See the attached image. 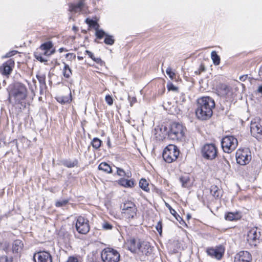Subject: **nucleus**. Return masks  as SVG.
<instances>
[{"label": "nucleus", "mask_w": 262, "mask_h": 262, "mask_svg": "<svg viewBox=\"0 0 262 262\" xmlns=\"http://www.w3.org/2000/svg\"><path fill=\"white\" fill-rule=\"evenodd\" d=\"M14 64V60L13 59L8 60L0 66V73L3 75L8 77L12 72Z\"/></svg>", "instance_id": "14"}, {"label": "nucleus", "mask_w": 262, "mask_h": 262, "mask_svg": "<svg viewBox=\"0 0 262 262\" xmlns=\"http://www.w3.org/2000/svg\"><path fill=\"white\" fill-rule=\"evenodd\" d=\"M43 53H41L38 52H35L34 53V56L36 59L40 61V62H45L47 61V59L46 58V57H49V56L55 53V50H43Z\"/></svg>", "instance_id": "19"}, {"label": "nucleus", "mask_w": 262, "mask_h": 262, "mask_svg": "<svg viewBox=\"0 0 262 262\" xmlns=\"http://www.w3.org/2000/svg\"><path fill=\"white\" fill-rule=\"evenodd\" d=\"M98 169L106 173H111L112 171L111 167L106 162L101 163L98 166Z\"/></svg>", "instance_id": "25"}, {"label": "nucleus", "mask_w": 262, "mask_h": 262, "mask_svg": "<svg viewBox=\"0 0 262 262\" xmlns=\"http://www.w3.org/2000/svg\"><path fill=\"white\" fill-rule=\"evenodd\" d=\"M105 101L106 102V103L109 105H111L113 104V99L112 98V97L109 95H107L105 96Z\"/></svg>", "instance_id": "44"}, {"label": "nucleus", "mask_w": 262, "mask_h": 262, "mask_svg": "<svg viewBox=\"0 0 262 262\" xmlns=\"http://www.w3.org/2000/svg\"><path fill=\"white\" fill-rule=\"evenodd\" d=\"M78 59H82V57H80V56H78Z\"/></svg>", "instance_id": "61"}, {"label": "nucleus", "mask_w": 262, "mask_h": 262, "mask_svg": "<svg viewBox=\"0 0 262 262\" xmlns=\"http://www.w3.org/2000/svg\"><path fill=\"white\" fill-rule=\"evenodd\" d=\"M68 203V200H62L61 201H58L56 202L55 206L57 207H62L67 205Z\"/></svg>", "instance_id": "38"}, {"label": "nucleus", "mask_w": 262, "mask_h": 262, "mask_svg": "<svg viewBox=\"0 0 262 262\" xmlns=\"http://www.w3.org/2000/svg\"><path fill=\"white\" fill-rule=\"evenodd\" d=\"M64 63V67L62 70V74L63 76L66 78H70L71 75L72 74V70L71 68L69 67V65L67 64Z\"/></svg>", "instance_id": "26"}, {"label": "nucleus", "mask_w": 262, "mask_h": 262, "mask_svg": "<svg viewBox=\"0 0 262 262\" xmlns=\"http://www.w3.org/2000/svg\"><path fill=\"white\" fill-rule=\"evenodd\" d=\"M156 229L159 232V233L161 235L162 232V224L161 221H159L157 225L156 226Z\"/></svg>", "instance_id": "45"}, {"label": "nucleus", "mask_w": 262, "mask_h": 262, "mask_svg": "<svg viewBox=\"0 0 262 262\" xmlns=\"http://www.w3.org/2000/svg\"><path fill=\"white\" fill-rule=\"evenodd\" d=\"M94 61H95L97 63L100 64V65H102L103 62L100 58H95L94 56L92 58Z\"/></svg>", "instance_id": "52"}, {"label": "nucleus", "mask_w": 262, "mask_h": 262, "mask_svg": "<svg viewBox=\"0 0 262 262\" xmlns=\"http://www.w3.org/2000/svg\"><path fill=\"white\" fill-rule=\"evenodd\" d=\"M106 34L102 30H99V28L96 30V35L97 38L101 39L104 36H106Z\"/></svg>", "instance_id": "39"}, {"label": "nucleus", "mask_w": 262, "mask_h": 262, "mask_svg": "<svg viewBox=\"0 0 262 262\" xmlns=\"http://www.w3.org/2000/svg\"><path fill=\"white\" fill-rule=\"evenodd\" d=\"M101 143L102 142L99 139L95 138L93 139L91 144L93 148L97 149L101 146Z\"/></svg>", "instance_id": "32"}, {"label": "nucleus", "mask_w": 262, "mask_h": 262, "mask_svg": "<svg viewBox=\"0 0 262 262\" xmlns=\"http://www.w3.org/2000/svg\"><path fill=\"white\" fill-rule=\"evenodd\" d=\"M32 83L33 85H32V84L30 83V89H31L32 92L34 91V88L35 90L36 89V80L34 79H32Z\"/></svg>", "instance_id": "47"}, {"label": "nucleus", "mask_w": 262, "mask_h": 262, "mask_svg": "<svg viewBox=\"0 0 262 262\" xmlns=\"http://www.w3.org/2000/svg\"><path fill=\"white\" fill-rule=\"evenodd\" d=\"M166 72L167 74L171 79H172L173 76L175 75L174 73L172 71L171 68L169 67L167 68V69L166 70Z\"/></svg>", "instance_id": "43"}, {"label": "nucleus", "mask_w": 262, "mask_h": 262, "mask_svg": "<svg viewBox=\"0 0 262 262\" xmlns=\"http://www.w3.org/2000/svg\"><path fill=\"white\" fill-rule=\"evenodd\" d=\"M259 234L257 232V229H250L247 234V241L252 247H256L259 243Z\"/></svg>", "instance_id": "17"}, {"label": "nucleus", "mask_w": 262, "mask_h": 262, "mask_svg": "<svg viewBox=\"0 0 262 262\" xmlns=\"http://www.w3.org/2000/svg\"><path fill=\"white\" fill-rule=\"evenodd\" d=\"M72 29L74 31H76L78 30V28L76 27V26H73V28H72Z\"/></svg>", "instance_id": "59"}, {"label": "nucleus", "mask_w": 262, "mask_h": 262, "mask_svg": "<svg viewBox=\"0 0 262 262\" xmlns=\"http://www.w3.org/2000/svg\"><path fill=\"white\" fill-rule=\"evenodd\" d=\"M8 91V100L10 103L19 104L24 107H26L24 101L27 97L28 90L24 84L20 82L15 83L9 86Z\"/></svg>", "instance_id": "2"}, {"label": "nucleus", "mask_w": 262, "mask_h": 262, "mask_svg": "<svg viewBox=\"0 0 262 262\" xmlns=\"http://www.w3.org/2000/svg\"><path fill=\"white\" fill-rule=\"evenodd\" d=\"M85 52L91 58H93V57L94 56L93 54L89 50H85Z\"/></svg>", "instance_id": "56"}, {"label": "nucleus", "mask_w": 262, "mask_h": 262, "mask_svg": "<svg viewBox=\"0 0 262 262\" xmlns=\"http://www.w3.org/2000/svg\"><path fill=\"white\" fill-rule=\"evenodd\" d=\"M117 174L120 176H123L125 174V171L121 168H117Z\"/></svg>", "instance_id": "51"}, {"label": "nucleus", "mask_w": 262, "mask_h": 262, "mask_svg": "<svg viewBox=\"0 0 262 262\" xmlns=\"http://www.w3.org/2000/svg\"><path fill=\"white\" fill-rule=\"evenodd\" d=\"M33 260L34 262H52V257L47 251H39L34 254Z\"/></svg>", "instance_id": "16"}, {"label": "nucleus", "mask_w": 262, "mask_h": 262, "mask_svg": "<svg viewBox=\"0 0 262 262\" xmlns=\"http://www.w3.org/2000/svg\"><path fill=\"white\" fill-rule=\"evenodd\" d=\"M221 145L224 151L229 154L235 149L238 145V141L233 136H227L222 139Z\"/></svg>", "instance_id": "6"}, {"label": "nucleus", "mask_w": 262, "mask_h": 262, "mask_svg": "<svg viewBox=\"0 0 262 262\" xmlns=\"http://www.w3.org/2000/svg\"><path fill=\"white\" fill-rule=\"evenodd\" d=\"M110 141H108V142H107V144H108V145H110Z\"/></svg>", "instance_id": "62"}, {"label": "nucleus", "mask_w": 262, "mask_h": 262, "mask_svg": "<svg viewBox=\"0 0 262 262\" xmlns=\"http://www.w3.org/2000/svg\"><path fill=\"white\" fill-rule=\"evenodd\" d=\"M187 217H188V219H189V218H190V215L189 214H188V215H187Z\"/></svg>", "instance_id": "60"}, {"label": "nucleus", "mask_w": 262, "mask_h": 262, "mask_svg": "<svg viewBox=\"0 0 262 262\" xmlns=\"http://www.w3.org/2000/svg\"><path fill=\"white\" fill-rule=\"evenodd\" d=\"M215 107L214 100L208 96L202 97L197 100L195 115L201 120L209 119L212 115V109Z\"/></svg>", "instance_id": "1"}, {"label": "nucleus", "mask_w": 262, "mask_h": 262, "mask_svg": "<svg viewBox=\"0 0 262 262\" xmlns=\"http://www.w3.org/2000/svg\"><path fill=\"white\" fill-rule=\"evenodd\" d=\"M168 90L169 91H178V88L175 86L172 83H169L167 84V85Z\"/></svg>", "instance_id": "41"}, {"label": "nucleus", "mask_w": 262, "mask_h": 262, "mask_svg": "<svg viewBox=\"0 0 262 262\" xmlns=\"http://www.w3.org/2000/svg\"><path fill=\"white\" fill-rule=\"evenodd\" d=\"M126 245L128 249L133 253L147 255L150 249V246L147 242L141 241L140 239L130 238L127 240Z\"/></svg>", "instance_id": "3"}, {"label": "nucleus", "mask_w": 262, "mask_h": 262, "mask_svg": "<svg viewBox=\"0 0 262 262\" xmlns=\"http://www.w3.org/2000/svg\"><path fill=\"white\" fill-rule=\"evenodd\" d=\"M225 219L230 221L237 220L238 219V214L229 212L225 215Z\"/></svg>", "instance_id": "30"}, {"label": "nucleus", "mask_w": 262, "mask_h": 262, "mask_svg": "<svg viewBox=\"0 0 262 262\" xmlns=\"http://www.w3.org/2000/svg\"><path fill=\"white\" fill-rule=\"evenodd\" d=\"M85 0H79L77 4H71L69 5V11L74 13L81 11L84 5Z\"/></svg>", "instance_id": "20"}, {"label": "nucleus", "mask_w": 262, "mask_h": 262, "mask_svg": "<svg viewBox=\"0 0 262 262\" xmlns=\"http://www.w3.org/2000/svg\"><path fill=\"white\" fill-rule=\"evenodd\" d=\"M216 91L217 95L226 100H231L233 97V88L226 84L221 83L218 85Z\"/></svg>", "instance_id": "10"}, {"label": "nucleus", "mask_w": 262, "mask_h": 262, "mask_svg": "<svg viewBox=\"0 0 262 262\" xmlns=\"http://www.w3.org/2000/svg\"><path fill=\"white\" fill-rule=\"evenodd\" d=\"M180 181L182 183V186L183 187H186L190 181V179L188 176H183L180 178Z\"/></svg>", "instance_id": "34"}, {"label": "nucleus", "mask_w": 262, "mask_h": 262, "mask_svg": "<svg viewBox=\"0 0 262 262\" xmlns=\"http://www.w3.org/2000/svg\"><path fill=\"white\" fill-rule=\"evenodd\" d=\"M13 258L12 256H8L3 255L0 257V262H13Z\"/></svg>", "instance_id": "36"}, {"label": "nucleus", "mask_w": 262, "mask_h": 262, "mask_svg": "<svg viewBox=\"0 0 262 262\" xmlns=\"http://www.w3.org/2000/svg\"><path fill=\"white\" fill-rule=\"evenodd\" d=\"M119 184L125 187H132L134 185V181L132 180H127L124 178H122L119 181Z\"/></svg>", "instance_id": "24"}, {"label": "nucleus", "mask_w": 262, "mask_h": 262, "mask_svg": "<svg viewBox=\"0 0 262 262\" xmlns=\"http://www.w3.org/2000/svg\"><path fill=\"white\" fill-rule=\"evenodd\" d=\"M58 101L61 103H66L69 102V99L68 98H59Z\"/></svg>", "instance_id": "53"}, {"label": "nucleus", "mask_w": 262, "mask_h": 262, "mask_svg": "<svg viewBox=\"0 0 262 262\" xmlns=\"http://www.w3.org/2000/svg\"><path fill=\"white\" fill-rule=\"evenodd\" d=\"M85 22L89 25L90 28L94 29L95 30H97L99 27L98 24L96 21L92 19L86 18Z\"/></svg>", "instance_id": "27"}, {"label": "nucleus", "mask_w": 262, "mask_h": 262, "mask_svg": "<svg viewBox=\"0 0 262 262\" xmlns=\"http://www.w3.org/2000/svg\"><path fill=\"white\" fill-rule=\"evenodd\" d=\"M249 168H251V169H250L251 172L256 174L259 173L260 169V166L258 163H254L252 164L251 167H249Z\"/></svg>", "instance_id": "29"}, {"label": "nucleus", "mask_w": 262, "mask_h": 262, "mask_svg": "<svg viewBox=\"0 0 262 262\" xmlns=\"http://www.w3.org/2000/svg\"><path fill=\"white\" fill-rule=\"evenodd\" d=\"M259 75L262 76V66L261 67L259 71Z\"/></svg>", "instance_id": "58"}, {"label": "nucleus", "mask_w": 262, "mask_h": 262, "mask_svg": "<svg viewBox=\"0 0 262 262\" xmlns=\"http://www.w3.org/2000/svg\"><path fill=\"white\" fill-rule=\"evenodd\" d=\"M36 77L40 84V94H42L43 90L46 88V76L45 75H37Z\"/></svg>", "instance_id": "21"}, {"label": "nucleus", "mask_w": 262, "mask_h": 262, "mask_svg": "<svg viewBox=\"0 0 262 262\" xmlns=\"http://www.w3.org/2000/svg\"><path fill=\"white\" fill-rule=\"evenodd\" d=\"M179 154L180 151L177 146L169 144L163 150L162 156L166 162L171 163L178 159Z\"/></svg>", "instance_id": "5"}, {"label": "nucleus", "mask_w": 262, "mask_h": 262, "mask_svg": "<svg viewBox=\"0 0 262 262\" xmlns=\"http://www.w3.org/2000/svg\"><path fill=\"white\" fill-rule=\"evenodd\" d=\"M252 260V255L249 252L242 251L235 255L234 262H251Z\"/></svg>", "instance_id": "18"}, {"label": "nucleus", "mask_w": 262, "mask_h": 262, "mask_svg": "<svg viewBox=\"0 0 262 262\" xmlns=\"http://www.w3.org/2000/svg\"><path fill=\"white\" fill-rule=\"evenodd\" d=\"M224 252V248L221 245L216 246L215 248H208L206 250V252L208 255L217 259L222 258Z\"/></svg>", "instance_id": "15"}, {"label": "nucleus", "mask_w": 262, "mask_h": 262, "mask_svg": "<svg viewBox=\"0 0 262 262\" xmlns=\"http://www.w3.org/2000/svg\"><path fill=\"white\" fill-rule=\"evenodd\" d=\"M211 55L214 64L216 66L219 65L220 63V57L217 54L215 51H213L211 52Z\"/></svg>", "instance_id": "28"}, {"label": "nucleus", "mask_w": 262, "mask_h": 262, "mask_svg": "<svg viewBox=\"0 0 262 262\" xmlns=\"http://www.w3.org/2000/svg\"><path fill=\"white\" fill-rule=\"evenodd\" d=\"M236 160L241 165H246L251 160V151L248 148L238 149L236 152Z\"/></svg>", "instance_id": "9"}, {"label": "nucleus", "mask_w": 262, "mask_h": 262, "mask_svg": "<svg viewBox=\"0 0 262 262\" xmlns=\"http://www.w3.org/2000/svg\"><path fill=\"white\" fill-rule=\"evenodd\" d=\"M75 227L77 231L81 234H86L90 229L89 220L82 216L77 217Z\"/></svg>", "instance_id": "11"}, {"label": "nucleus", "mask_w": 262, "mask_h": 262, "mask_svg": "<svg viewBox=\"0 0 262 262\" xmlns=\"http://www.w3.org/2000/svg\"><path fill=\"white\" fill-rule=\"evenodd\" d=\"M247 75H244L239 77V80L242 81H245L247 78Z\"/></svg>", "instance_id": "55"}, {"label": "nucleus", "mask_w": 262, "mask_h": 262, "mask_svg": "<svg viewBox=\"0 0 262 262\" xmlns=\"http://www.w3.org/2000/svg\"><path fill=\"white\" fill-rule=\"evenodd\" d=\"M120 257L119 253L111 248H105L101 252V258L103 262H118Z\"/></svg>", "instance_id": "7"}, {"label": "nucleus", "mask_w": 262, "mask_h": 262, "mask_svg": "<svg viewBox=\"0 0 262 262\" xmlns=\"http://www.w3.org/2000/svg\"><path fill=\"white\" fill-rule=\"evenodd\" d=\"M128 99L129 101H130V106H132L134 103H135L137 102V99L135 97H131L130 96H128Z\"/></svg>", "instance_id": "48"}, {"label": "nucleus", "mask_w": 262, "mask_h": 262, "mask_svg": "<svg viewBox=\"0 0 262 262\" xmlns=\"http://www.w3.org/2000/svg\"><path fill=\"white\" fill-rule=\"evenodd\" d=\"M66 262H79V261L77 257L70 256Z\"/></svg>", "instance_id": "50"}, {"label": "nucleus", "mask_w": 262, "mask_h": 262, "mask_svg": "<svg viewBox=\"0 0 262 262\" xmlns=\"http://www.w3.org/2000/svg\"><path fill=\"white\" fill-rule=\"evenodd\" d=\"M53 47V45L52 42L49 41L42 43L40 47V49H51Z\"/></svg>", "instance_id": "35"}, {"label": "nucleus", "mask_w": 262, "mask_h": 262, "mask_svg": "<svg viewBox=\"0 0 262 262\" xmlns=\"http://www.w3.org/2000/svg\"><path fill=\"white\" fill-rule=\"evenodd\" d=\"M166 206L169 209L171 214H172L174 216H176V215H177L176 211L174 209H172L170 205H169L168 204L166 203Z\"/></svg>", "instance_id": "46"}, {"label": "nucleus", "mask_w": 262, "mask_h": 262, "mask_svg": "<svg viewBox=\"0 0 262 262\" xmlns=\"http://www.w3.org/2000/svg\"><path fill=\"white\" fill-rule=\"evenodd\" d=\"M23 244L20 240H15L13 244L12 250L13 252L18 253L23 248Z\"/></svg>", "instance_id": "23"}, {"label": "nucleus", "mask_w": 262, "mask_h": 262, "mask_svg": "<svg viewBox=\"0 0 262 262\" xmlns=\"http://www.w3.org/2000/svg\"><path fill=\"white\" fill-rule=\"evenodd\" d=\"M63 164L67 167L72 168L78 164V161L77 160H75L73 161L66 160L63 162Z\"/></svg>", "instance_id": "33"}, {"label": "nucleus", "mask_w": 262, "mask_h": 262, "mask_svg": "<svg viewBox=\"0 0 262 262\" xmlns=\"http://www.w3.org/2000/svg\"><path fill=\"white\" fill-rule=\"evenodd\" d=\"M137 211V209L134 203L129 201L124 203L122 213L124 217L130 221L136 215Z\"/></svg>", "instance_id": "8"}, {"label": "nucleus", "mask_w": 262, "mask_h": 262, "mask_svg": "<svg viewBox=\"0 0 262 262\" xmlns=\"http://www.w3.org/2000/svg\"><path fill=\"white\" fill-rule=\"evenodd\" d=\"M102 228L104 230H111L113 226L108 222H104L102 225Z\"/></svg>", "instance_id": "42"}, {"label": "nucleus", "mask_w": 262, "mask_h": 262, "mask_svg": "<svg viewBox=\"0 0 262 262\" xmlns=\"http://www.w3.org/2000/svg\"><path fill=\"white\" fill-rule=\"evenodd\" d=\"M175 218L176 219V220L180 223L182 224V222L183 223H184V221H183V220L182 219V218L177 213V215H176V216H174Z\"/></svg>", "instance_id": "54"}, {"label": "nucleus", "mask_w": 262, "mask_h": 262, "mask_svg": "<svg viewBox=\"0 0 262 262\" xmlns=\"http://www.w3.org/2000/svg\"><path fill=\"white\" fill-rule=\"evenodd\" d=\"M257 91L262 94V86H259L258 87Z\"/></svg>", "instance_id": "57"}, {"label": "nucleus", "mask_w": 262, "mask_h": 262, "mask_svg": "<svg viewBox=\"0 0 262 262\" xmlns=\"http://www.w3.org/2000/svg\"><path fill=\"white\" fill-rule=\"evenodd\" d=\"M104 42L107 45H112L114 43V39L113 38V36L106 35Z\"/></svg>", "instance_id": "37"}, {"label": "nucleus", "mask_w": 262, "mask_h": 262, "mask_svg": "<svg viewBox=\"0 0 262 262\" xmlns=\"http://www.w3.org/2000/svg\"><path fill=\"white\" fill-rule=\"evenodd\" d=\"M63 51V50H60V52H62Z\"/></svg>", "instance_id": "64"}, {"label": "nucleus", "mask_w": 262, "mask_h": 262, "mask_svg": "<svg viewBox=\"0 0 262 262\" xmlns=\"http://www.w3.org/2000/svg\"><path fill=\"white\" fill-rule=\"evenodd\" d=\"M205 68L204 65L203 64H201L200 66V68H199L198 71H196L195 73L197 74H200V73L201 72L205 71Z\"/></svg>", "instance_id": "49"}, {"label": "nucleus", "mask_w": 262, "mask_h": 262, "mask_svg": "<svg viewBox=\"0 0 262 262\" xmlns=\"http://www.w3.org/2000/svg\"><path fill=\"white\" fill-rule=\"evenodd\" d=\"M140 187L144 191H148L149 189L148 188V183L144 179H142L139 182Z\"/></svg>", "instance_id": "31"}, {"label": "nucleus", "mask_w": 262, "mask_h": 262, "mask_svg": "<svg viewBox=\"0 0 262 262\" xmlns=\"http://www.w3.org/2000/svg\"><path fill=\"white\" fill-rule=\"evenodd\" d=\"M210 193L215 199H218L221 196L222 190L216 186L212 185L210 188Z\"/></svg>", "instance_id": "22"}, {"label": "nucleus", "mask_w": 262, "mask_h": 262, "mask_svg": "<svg viewBox=\"0 0 262 262\" xmlns=\"http://www.w3.org/2000/svg\"><path fill=\"white\" fill-rule=\"evenodd\" d=\"M167 135L172 140L183 141L185 139L184 127L179 123H173L167 133Z\"/></svg>", "instance_id": "4"}, {"label": "nucleus", "mask_w": 262, "mask_h": 262, "mask_svg": "<svg viewBox=\"0 0 262 262\" xmlns=\"http://www.w3.org/2000/svg\"><path fill=\"white\" fill-rule=\"evenodd\" d=\"M250 131L253 137L257 139L261 138L262 136V120L256 118L251 121Z\"/></svg>", "instance_id": "13"}, {"label": "nucleus", "mask_w": 262, "mask_h": 262, "mask_svg": "<svg viewBox=\"0 0 262 262\" xmlns=\"http://www.w3.org/2000/svg\"><path fill=\"white\" fill-rule=\"evenodd\" d=\"M201 151L203 157L208 160H213L217 156V148L213 144L204 145Z\"/></svg>", "instance_id": "12"}, {"label": "nucleus", "mask_w": 262, "mask_h": 262, "mask_svg": "<svg viewBox=\"0 0 262 262\" xmlns=\"http://www.w3.org/2000/svg\"><path fill=\"white\" fill-rule=\"evenodd\" d=\"M18 52L16 50H11L8 53H7L5 55L3 56V58H9L10 57L15 54H16Z\"/></svg>", "instance_id": "40"}, {"label": "nucleus", "mask_w": 262, "mask_h": 262, "mask_svg": "<svg viewBox=\"0 0 262 262\" xmlns=\"http://www.w3.org/2000/svg\"><path fill=\"white\" fill-rule=\"evenodd\" d=\"M59 49L62 50L64 49L63 48H60Z\"/></svg>", "instance_id": "63"}]
</instances>
